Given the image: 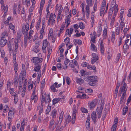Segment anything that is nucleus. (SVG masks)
I'll use <instances>...</instances> for the list:
<instances>
[{"label":"nucleus","mask_w":131,"mask_h":131,"mask_svg":"<svg viewBox=\"0 0 131 131\" xmlns=\"http://www.w3.org/2000/svg\"><path fill=\"white\" fill-rule=\"evenodd\" d=\"M86 3L88 5V6H91L93 5V3L92 2V0H86Z\"/></svg>","instance_id":"nucleus-23"},{"label":"nucleus","mask_w":131,"mask_h":131,"mask_svg":"<svg viewBox=\"0 0 131 131\" xmlns=\"http://www.w3.org/2000/svg\"><path fill=\"white\" fill-rule=\"evenodd\" d=\"M91 117L93 121L94 122V123L95 124L96 122V119L97 117H96V113L95 112L93 111L92 113Z\"/></svg>","instance_id":"nucleus-9"},{"label":"nucleus","mask_w":131,"mask_h":131,"mask_svg":"<svg viewBox=\"0 0 131 131\" xmlns=\"http://www.w3.org/2000/svg\"><path fill=\"white\" fill-rule=\"evenodd\" d=\"M22 76H24L26 75V71L25 70V69L23 67L22 68Z\"/></svg>","instance_id":"nucleus-46"},{"label":"nucleus","mask_w":131,"mask_h":131,"mask_svg":"<svg viewBox=\"0 0 131 131\" xmlns=\"http://www.w3.org/2000/svg\"><path fill=\"white\" fill-rule=\"evenodd\" d=\"M25 27L26 31H28L29 29V24L27 23H26Z\"/></svg>","instance_id":"nucleus-41"},{"label":"nucleus","mask_w":131,"mask_h":131,"mask_svg":"<svg viewBox=\"0 0 131 131\" xmlns=\"http://www.w3.org/2000/svg\"><path fill=\"white\" fill-rule=\"evenodd\" d=\"M76 80L77 82L80 83V84H82L84 82V80L80 78H77Z\"/></svg>","instance_id":"nucleus-21"},{"label":"nucleus","mask_w":131,"mask_h":131,"mask_svg":"<svg viewBox=\"0 0 131 131\" xmlns=\"http://www.w3.org/2000/svg\"><path fill=\"white\" fill-rule=\"evenodd\" d=\"M64 97L63 98H58L54 99L52 100V104L53 105H54L58 103L59 101H60L61 99H63Z\"/></svg>","instance_id":"nucleus-12"},{"label":"nucleus","mask_w":131,"mask_h":131,"mask_svg":"<svg viewBox=\"0 0 131 131\" xmlns=\"http://www.w3.org/2000/svg\"><path fill=\"white\" fill-rule=\"evenodd\" d=\"M118 120L117 118H116L114 120V122L115 123L114 124V126H117V123L118 122Z\"/></svg>","instance_id":"nucleus-49"},{"label":"nucleus","mask_w":131,"mask_h":131,"mask_svg":"<svg viewBox=\"0 0 131 131\" xmlns=\"http://www.w3.org/2000/svg\"><path fill=\"white\" fill-rule=\"evenodd\" d=\"M17 66V64H15L14 65V69L16 73L18 70V67Z\"/></svg>","instance_id":"nucleus-39"},{"label":"nucleus","mask_w":131,"mask_h":131,"mask_svg":"<svg viewBox=\"0 0 131 131\" xmlns=\"http://www.w3.org/2000/svg\"><path fill=\"white\" fill-rule=\"evenodd\" d=\"M103 41H101L100 44V47H101V51L102 53H103L104 52V45L103 44Z\"/></svg>","instance_id":"nucleus-16"},{"label":"nucleus","mask_w":131,"mask_h":131,"mask_svg":"<svg viewBox=\"0 0 131 131\" xmlns=\"http://www.w3.org/2000/svg\"><path fill=\"white\" fill-rule=\"evenodd\" d=\"M71 116L69 115L67 118L65 119V121L64 122V127L66 126V125L68 124L71 121Z\"/></svg>","instance_id":"nucleus-10"},{"label":"nucleus","mask_w":131,"mask_h":131,"mask_svg":"<svg viewBox=\"0 0 131 131\" xmlns=\"http://www.w3.org/2000/svg\"><path fill=\"white\" fill-rule=\"evenodd\" d=\"M123 39V38L122 37H120L118 40L119 45L118 46H120L122 44V40Z\"/></svg>","instance_id":"nucleus-57"},{"label":"nucleus","mask_w":131,"mask_h":131,"mask_svg":"<svg viewBox=\"0 0 131 131\" xmlns=\"http://www.w3.org/2000/svg\"><path fill=\"white\" fill-rule=\"evenodd\" d=\"M92 55L93 57L92 58L91 63L92 64H93L97 60H98L99 58L97 55L94 53H93Z\"/></svg>","instance_id":"nucleus-4"},{"label":"nucleus","mask_w":131,"mask_h":131,"mask_svg":"<svg viewBox=\"0 0 131 131\" xmlns=\"http://www.w3.org/2000/svg\"><path fill=\"white\" fill-rule=\"evenodd\" d=\"M126 95V94H124V93H123L122 96L121 98V100L119 102L120 104H121L122 103L124 100V98L125 97V95Z\"/></svg>","instance_id":"nucleus-26"},{"label":"nucleus","mask_w":131,"mask_h":131,"mask_svg":"<svg viewBox=\"0 0 131 131\" xmlns=\"http://www.w3.org/2000/svg\"><path fill=\"white\" fill-rule=\"evenodd\" d=\"M14 103L15 104H16L17 102L18 101V99L17 96V95H15L14 96Z\"/></svg>","instance_id":"nucleus-38"},{"label":"nucleus","mask_w":131,"mask_h":131,"mask_svg":"<svg viewBox=\"0 0 131 131\" xmlns=\"http://www.w3.org/2000/svg\"><path fill=\"white\" fill-rule=\"evenodd\" d=\"M38 47L35 46L34 47L33 49V51L36 53H37L39 51V49H38Z\"/></svg>","instance_id":"nucleus-42"},{"label":"nucleus","mask_w":131,"mask_h":131,"mask_svg":"<svg viewBox=\"0 0 131 131\" xmlns=\"http://www.w3.org/2000/svg\"><path fill=\"white\" fill-rule=\"evenodd\" d=\"M85 9L86 16L87 18L88 19L89 17V14L90 13V10L89 6H88V5H86Z\"/></svg>","instance_id":"nucleus-8"},{"label":"nucleus","mask_w":131,"mask_h":131,"mask_svg":"<svg viewBox=\"0 0 131 131\" xmlns=\"http://www.w3.org/2000/svg\"><path fill=\"white\" fill-rule=\"evenodd\" d=\"M23 77H22V79L21 78L19 79L18 81H19V84H22L23 82Z\"/></svg>","instance_id":"nucleus-63"},{"label":"nucleus","mask_w":131,"mask_h":131,"mask_svg":"<svg viewBox=\"0 0 131 131\" xmlns=\"http://www.w3.org/2000/svg\"><path fill=\"white\" fill-rule=\"evenodd\" d=\"M128 46L126 44H124V46L123 49H125L126 50H128Z\"/></svg>","instance_id":"nucleus-52"},{"label":"nucleus","mask_w":131,"mask_h":131,"mask_svg":"<svg viewBox=\"0 0 131 131\" xmlns=\"http://www.w3.org/2000/svg\"><path fill=\"white\" fill-rule=\"evenodd\" d=\"M88 78H89V81H93L94 80L93 79V76H89Z\"/></svg>","instance_id":"nucleus-54"},{"label":"nucleus","mask_w":131,"mask_h":131,"mask_svg":"<svg viewBox=\"0 0 131 131\" xmlns=\"http://www.w3.org/2000/svg\"><path fill=\"white\" fill-rule=\"evenodd\" d=\"M52 15H50V17L49 18V20L52 22L51 24L53 25L55 23V20L53 18L51 17Z\"/></svg>","instance_id":"nucleus-30"},{"label":"nucleus","mask_w":131,"mask_h":131,"mask_svg":"<svg viewBox=\"0 0 131 131\" xmlns=\"http://www.w3.org/2000/svg\"><path fill=\"white\" fill-rule=\"evenodd\" d=\"M85 71L83 70H82L80 71L81 74V76H84L85 74Z\"/></svg>","instance_id":"nucleus-55"},{"label":"nucleus","mask_w":131,"mask_h":131,"mask_svg":"<svg viewBox=\"0 0 131 131\" xmlns=\"http://www.w3.org/2000/svg\"><path fill=\"white\" fill-rule=\"evenodd\" d=\"M79 25L80 28L81 29H83L85 28V26L82 22H80L79 23Z\"/></svg>","instance_id":"nucleus-29"},{"label":"nucleus","mask_w":131,"mask_h":131,"mask_svg":"<svg viewBox=\"0 0 131 131\" xmlns=\"http://www.w3.org/2000/svg\"><path fill=\"white\" fill-rule=\"evenodd\" d=\"M43 60V59L41 58H39L38 57H35L32 60V62L34 63H35V65H37L39 63L41 62Z\"/></svg>","instance_id":"nucleus-1"},{"label":"nucleus","mask_w":131,"mask_h":131,"mask_svg":"<svg viewBox=\"0 0 131 131\" xmlns=\"http://www.w3.org/2000/svg\"><path fill=\"white\" fill-rule=\"evenodd\" d=\"M97 102L96 99H95L92 101V102H88V104H89V106L90 109H93L95 106Z\"/></svg>","instance_id":"nucleus-3"},{"label":"nucleus","mask_w":131,"mask_h":131,"mask_svg":"<svg viewBox=\"0 0 131 131\" xmlns=\"http://www.w3.org/2000/svg\"><path fill=\"white\" fill-rule=\"evenodd\" d=\"M66 60L64 62V63L65 65H67L68 64V63L70 62V60L68 59L67 58H66Z\"/></svg>","instance_id":"nucleus-59"},{"label":"nucleus","mask_w":131,"mask_h":131,"mask_svg":"<svg viewBox=\"0 0 131 131\" xmlns=\"http://www.w3.org/2000/svg\"><path fill=\"white\" fill-rule=\"evenodd\" d=\"M115 9V5H111V7L110 8V10H114V9Z\"/></svg>","instance_id":"nucleus-62"},{"label":"nucleus","mask_w":131,"mask_h":131,"mask_svg":"<svg viewBox=\"0 0 131 131\" xmlns=\"http://www.w3.org/2000/svg\"><path fill=\"white\" fill-rule=\"evenodd\" d=\"M9 28L13 30L14 29V28H15V27L14 25H13V24L12 23H10L9 24Z\"/></svg>","instance_id":"nucleus-40"},{"label":"nucleus","mask_w":131,"mask_h":131,"mask_svg":"<svg viewBox=\"0 0 131 131\" xmlns=\"http://www.w3.org/2000/svg\"><path fill=\"white\" fill-rule=\"evenodd\" d=\"M52 51V49H50V48H49L48 49V57L49 56V57H50V55Z\"/></svg>","instance_id":"nucleus-53"},{"label":"nucleus","mask_w":131,"mask_h":131,"mask_svg":"<svg viewBox=\"0 0 131 131\" xmlns=\"http://www.w3.org/2000/svg\"><path fill=\"white\" fill-rule=\"evenodd\" d=\"M54 122V121L53 119H52L51 120L49 126V129H50L51 128L52 126L53 125Z\"/></svg>","instance_id":"nucleus-24"},{"label":"nucleus","mask_w":131,"mask_h":131,"mask_svg":"<svg viewBox=\"0 0 131 131\" xmlns=\"http://www.w3.org/2000/svg\"><path fill=\"white\" fill-rule=\"evenodd\" d=\"M90 117L88 118L86 122V126L87 129H89L90 128Z\"/></svg>","instance_id":"nucleus-14"},{"label":"nucleus","mask_w":131,"mask_h":131,"mask_svg":"<svg viewBox=\"0 0 131 131\" xmlns=\"http://www.w3.org/2000/svg\"><path fill=\"white\" fill-rule=\"evenodd\" d=\"M8 34L6 31H4L3 32L1 35V39L6 38L7 37Z\"/></svg>","instance_id":"nucleus-13"},{"label":"nucleus","mask_w":131,"mask_h":131,"mask_svg":"<svg viewBox=\"0 0 131 131\" xmlns=\"http://www.w3.org/2000/svg\"><path fill=\"white\" fill-rule=\"evenodd\" d=\"M2 8L3 10H4L3 12H7L8 10V8L6 7H5L3 4L2 5Z\"/></svg>","instance_id":"nucleus-31"},{"label":"nucleus","mask_w":131,"mask_h":131,"mask_svg":"<svg viewBox=\"0 0 131 131\" xmlns=\"http://www.w3.org/2000/svg\"><path fill=\"white\" fill-rule=\"evenodd\" d=\"M57 111L56 109H54L52 111V116L53 118H54L56 116Z\"/></svg>","instance_id":"nucleus-27"},{"label":"nucleus","mask_w":131,"mask_h":131,"mask_svg":"<svg viewBox=\"0 0 131 131\" xmlns=\"http://www.w3.org/2000/svg\"><path fill=\"white\" fill-rule=\"evenodd\" d=\"M64 112L63 111L61 112L60 115V118L59 119V121H61L60 123H61V121L62 120V118L63 116V114Z\"/></svg>","instance_id":"nucleus-36"},{"label":"nucleus","mask_w":131,"mask_h":131,"mask_svg":"<svg viewBox=\"0 0 131 131\" xmlns=\"http://www.w3.org/2000/svg\"><path fill=\"white\" fill-rule=\"evenodd\" d=\"M40 44V42L36 40V46H35L38 47L39 46Z\"/></svg>","instance_id":"nucleus-61"},{"label":"nucleus","mask_w":131,"mask_h":131,"mask_svg":"<svg viewBox=\"0 0 131 131\" xmlns=\"http://www.w3.org/2000/svg\"><path fill=\"white\" fill-rule=\"evenodd\" d=\"M81 110L83 113H87L88 112L87 109H86L84 108H82Z\"/></svg>","instance_id":"nucleus-43"},{"label":"nucleus","mask_w":131,"mask_h":131,"mask_svg":"<svg viewBox=\"0 0 131 131\" xmlns=\"http://www.w3.org/2000/svg\"><path fill=\"white\" fill-rule=\"evenodd\" d=\"M41 106L40 108L39 112V115H40L41 113L42 112L43 109V104H41Z\"/></svg>","instance_id":"nucleus-37"},{"label":"nucleus","mask_w":131,"mask_h":131,"mask_svg":"<svg viewBox=\"0 0 131 131\" xmlns=\"http://www.w3.org/2000/svg\"><path fill=\"white\" fill-rule=\"evenodd\" d=\"M46 103L50 102L51 100L49 94H48L45 98Z\"/></svg>","instance_id":"nucleus-19"},{"label":"nucleus","mask_w":131,"mask_h":131,"mask_svg":"<svg viewBox=\"0 0 131 131\" xmlns=\"http://www.w3.org/2000/svg\"><path fill=\"white\" fill-rule=\"evenodd\" d=\"M117 126H115L114 125H113L112 127V131H115Z\"/></svg>","instance_id":"nucleus-64"},{"label":"nucleus","mask_w":131,"mask_h":131,"mask_svg":"<svg viewBox=\"0 0 131 131\" xmlns=\"http://www.w3.org/2000/svg\"><path fill=\"white\" fill-rule=\"evenodd\" d=\"M48 44L47 41V40H44L43 42V45H44L45 46H47Z\"/></svg>","instance_id":"nucleus-58"},{"label":"nucleus","mask_w":131,"mask_h":131,"mask_svg":"<svg viewBox=\"0 0 131 131\" xmlns=\"http://www.w3.org/2000/svg\"><path fill=\"white\" fill-rule=\"evenodd\" d=\"M15 51H16V50L18 48V41H17V42H15Z\"/></svg>","instance_id":"nucleus-60"},{"label":"nucleus","mask_w":131,"mask_h":131,"mask_svg":"<svg viewBox=\"0 0 131 131\" xmlns=\"http://www.w3.org/2000/svg\"><path fill=\"white\" fill-rule=\"evenodd\" d=\"M73 28H70V30L69 29H67L66 31V34H68L69 37H70L71 36V34L72 33L73 31Z\"/></svg>","instance_id":"nucleus-11"},{"label":"nucleus","mask_w":131,"mask_h":131,"mask_svg":"<svg viewBox=\"0 0 131 131\" xmlns=\"http://www.w3.org/2000/svg\"><path fill=\"white\" fill-rule=\"evenodd\" d=\"M115 10L114 11V13L117 14L118 11V5L117 4L115 5Z\"/></svg>","instance_id":"nucleus-56"},{"label":"nucleus","mask_w":131,"mask_h":131,"mask_svg":"<svg viewBox=\"0 0 131 131\" xmlns=\"http://www.w3.org/2000/svg\"><path fill=\"white\" fill-rule=\"evenodd\" d=\"M14 83L15 86L17 87L18 85V82L17 81L16 78L15 77V78L14 80Z\"/></svg>","instance_id":"nucleus-33"},{"label":"nucleus","mask_w":131,"mask_h":131,"mask_svg":"<svg viewBox=\"0 0 131 131\" xmlns=\"http://www.w3.org/2000/svg\"><path fill=\"white\" fill-rule=\"evenodd\" d=\"M77 112V111L75 109L73 110L72 113V120L71 123L72 124H74L75 122L76 114Z\"/></svg>","instance_id":"nucleus-6"},{"label":"nucleus","mask_w":131,"mask_h":131,"mask_svg":"<svg viewBox=\"0 0 131 131\" xmlns=\"http://www.w3.org/2000/svg\"><path fill=\"white\" fill-rule=\"evenodd\" d=\"M93 90L91 89H88L86 90L85 92L88 93H90L92 92Z\"/></svg>","instance_id":"nucleus-50"},{"label":"nucleus","mask_w":131,"mask_h":131,"mask_svg":"<svg viewBox=\"0 0 131 131\" xmlns=\"http://www.w3.org/2000/svg\"><path fill=\"white\" fill-rule=\"evenodd\" d=\"M41 64H39L38 66H36V67L34 68V70L36 71L39 72L40 69L41 68Z\"/></svg>","instance_id":"nucleus-17"},{"label":"nucleus","mask_w":131,"mask_h":131,"mask_svg":"<svg viewBox=\"0 0 131 131\" xmlns=\"http://www.w3.org/2000/svg\"><path fill=\"white\" fill-rule=\"evenodd\" d=\"M128 107L127 106L124 107L123 109V115H125L126 113V112L128 111Z\"/></svg>","instance_id":"nucleus-22"},{"label":"nucleus","mask_w":131,"mask_h":131,"mask_svg":"<svg viewBox=\"0 0 131 131\" xmlns=\"http://www.w3.org/2000/svg\"><path fill=\"white\" fill-rule=\"evenodd\" d=\"M32 100H34L35 103L38 100V98L37 96H36L33 97H32L31 98Z\"/></svg>","instance_id":"nucleus-44"},{"label":"nucleus","mask_w":131,"mask_h":131,"mask_svg":"<svg viewBox=\"0 0 131 131\" xmlns=\"http://www.w3.org/2000/svg\"><path fill=\"white\" fill-rule=\"evenodd\" d=\"M55 85H54V84H53L50 87V89L51 90L53 91V92H57V91L55 89Z\"/></svg>","instance_id":"nucleus-28"},{"label":"nucleus","mask_w":131,"mask_h":131,"mask_svg":"<svg viewBox=\"0 0 131 131\" xmlns=\"http://www.w3.org/2000/svg\"><path fill=\"white\" fill-rule=\"evenodd\" d=\"M66 81L67 84L68 85H69L71 82L70 78L69 77H67L66 78Z\"/></svg>","instance_id":"nucleus-48"},{"label":"nucleus","mask_w":131,"mask_h":131,"mask_svg":"<svg viewBox=\"0 0 131 131\" xmlns=\"http://www.w3.org/2000/svg\"><path fill=\"white\" fill-rule=\"evenodd\" d=\"M7 40L6 38L1 39L0 40V45L1 47H3L6 44Z\"/></svg>","instance_id":"nucleus-7"},{"label":"nucleus","mask_w":131,"mask_h":131,"mask_svg":"<svg viewBox=\"0 0 131 131\" xmlns=\"http://www.w3.org/2000/svg\"><path fill=\"white\" fill-rule=\"evenodd\" d=\"M71 10L70 11V12H69V14L68 15V17L66 19L65 21L66 22L65 23H66V22H68L70 21V18H71Z\"/></svg>","instance_id":"nucleus-20"},{"label":"nucleus","mask_w":131,"mask_h":131,"mask_svg":"<svg viewBox=\"0 0 131 131\" xmlns=\"http://www.w3.org/2000/svg\"><path fill=\"white\" fill-rule=\"evenodd\" d=\"M91 49L93 51H95L96 50V48L94 44L92 43L91 44Z\"/></svg>","instance_id":"nucleus-35"},{"label":"nucleus","mask_w":131,"mask_h":131,"mask_svg":"<svg viewBox=\"0 0 131 131\" xmlns=\"http://www.w3.org/2000/svg\"><path fill=\"white\" fill-rule=\"evenodd\" d=\"M103 106L104 104H101V105L99 110H98L99 111H97V109L98 108V107H97V108L96 109V111L97 112V114H98L97 117L99 118L101 116V114L102 112V111L103 108Z\"/></svg>","instance_id":"nucleus-5"},{"label":"nucleus","mask_w":131,"mask_h":131,"mask_svg":"<svg viewBox=\"0 0 131 131\" xmlns=\"http://www.w3.org/2000/svg\"><path fill=\"white\" fill-rule=\"evenodd\" d=\"M14 89L10 88V94L12 96H14L15 95H17V94L14 91H13Z\"/></svg>","instance_id":"nucleus-25"},{"label":"nucleus","mask_w":131,"mask_h":131,"mask_svg":"<svg viewBox=\"0 0 131 131\" xmlns=\"http://www.w3.org/2000/svg\"><path fill=\"white\" fill-rule=\"evenodd\" d=\"M14 113L13 111L10 110L8 113V116H11L13 115L14 114Z\"/></svg>","instance_id":"nucleus-51"},{"label":"nucleus","mask_w":131,"mask_h":131,"mask_svg":"<svg viewBox=\"0 0 131 131\" xmlns=\"http://www.w3.org/2000/svg\"><path fill=\"white\" fill-rule=\"evenodd\" d=\"M45 29V27H42V28L40 31V38L41 39H42L43 38V35Z\"/></svg>","instance_id":"nucleus-18"},{"label":"nucleus","mask_w":131,"mask_h":131,"mask_svg":"<svg viewBox=\"0 0 131 131\" xmlns=\"http://www.w3.org/2000/svg\"><path fill=\"white\" fill-rule=\"evenodd\" d=\"M127 85L126 83H125L123 84V85L120 88V90L119 92H123L124 94H126V92L127 91L128 87H127Z\"/></svg>","instance_id":"nucleus-2"},{"label":"nucleus","mask_w":131,"mask_h":131,"mask_svg":"<svg viewBox=\"0 0 131 131\" xmlns=\"http://www.w3.org/2000/svg\"><path fill=\"white\" fill-rule=\"evenodd\" d=\"M4 109L3 110V112L4 113H5L6 112H7L8 111L9 108L7 105H6L4 106Z\"/></svg>","instance_id":"nucleus-34"},{"label":"nucleus","mask_w":131,"mask_h":131,"mask_svg":"<svg viewBox=\"0 0 131 131\" xmlns=\"http://www.w3.org/2000/svg\"><path fill=\"white\" fill-rule=\"evenodd\" d=\"M67 39H68V40H67L68 41L66 42V46H68V44H69V42H70V41H69L70 39L68 37H67L66 39H64V41H66V40H67Z\"/></svg>","instance_id":"nucleus-47"},{"label":"nucleus","mask_w":131,"mask_h":131,"mask_svg":"<svg viewBox=\"0 0 131 131\" xmlns=\"http://www.w3.org/2000/svg\"><path fill=\"white\" fill-rule=\"evenodd\" d=\"M7 44L9 50L10 51L12 50L11 42L10 41H9L8 42Z\"/></svg>","instance_id":"nucleus-32"},{"label":"nucleus","mask_w":131,"mask_h":131,"mask_svg":"<svg viewBox=\"0 0 131 131\" xmlns=\"http://www.w3.org/2000/svg\"><path fill=\"white\" fill-rule=\"evenodd\" d=\"M116 34L117 35H118L119 34L120 31V27L119 26L118 27H116Z\"/></svg>","instance_id":"nucleus-45"},{"label":"nucleus","mask_w":131,"mask_h":131,"mask_svg":"<svg viewBox=\"0 0 131 131\" xmlns=\"http://www.w3.org/2000/svg\"><path fill=\"white\" fill-rule=\"evenodd\" d=\"M97 80H96L94 79L93 81H90L88 84L92 86H94L96 84L94 83H96L97 82Z\"/></svg>","instance_id":"nucleus-15"}]
</instances>
